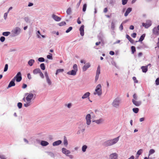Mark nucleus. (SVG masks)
<instances>
[{"label": "nucleus", "instance_id": "f257e3e1", "mask_svg": "<svg viewBox=\"0 0 159 159\" xmlns=\"http://www.w3.org/2000/svg\"><path fill=\"white\" fill-rule=\"evenodd\" d=\"M27 96L25 98H24L23 100L25 102H26V103H25L24 106L27 107L30 106L31 104V100L33 98L34 95L32 93H27Z\"/></svg>", "mask_w": 159, "mask_h": 159}, {"label": "nucleus", "instance_id": "f03ea898", "mask_svg": "<svg viewBox=\"0 0 159 159\" xmlns=\"http://www.w3.org/2000/svg\"><path fill=\"white\" fill-rule=\"evenodd\" d=\"M121 103V99L119 98H116L113 101L112 105L113 107L116 108H118Z\"/></svg>", "mask_w": 159, "mask_h": 159}, {"label": "nucleus", "instance_id": "7ed1b4c3", "mask_svg": "<svg viewBox=\"0 0 159 159\" xmlns=\"http://www.w3.org/2000/svg\"><path fill=\"white\" fill-rule=\"evenodd\" d=\"M119 140V137L115 138L112 139L107 141L105 142V145L106 146H110L116 143Z\"/></svg>", "mask_w": 159, "mask_h": 159}, {"label": "nucleus", "instance_id": "20e7f679", "mask_svg": "<svg viewBox=\"0 0 159 159\" xmlns=\"http://www.w3.org/2000/svg\"><path fill=\"white\" fill-rule=\"evenodd\" d=\"M102 93V86L101 84H99L97 85L93 94L94 95L101 96Z\"/></svg>", "mask_w": 159, "mask_h": 159}, {"label": "nucleus", "instance_id": "39448f33", "mask_svg": "<svg viewBox=\"0 0 159 159\" xmlns=\"http://www.w3.org/2000/svg\"><path fill=\"white\" fill-rule=\"evenodd\" d=\"M78 129V130L77 132V134H83L85 130L84 126L83 124H80L79 125Z\"/></svg>", "mask_w": 159, "mask_h": 159}, {"label": "nucleus", "instance_id": "423d86ee", "mask_svg": "<svg viewBox=\"0 0 159 159\" xmlns=\"http://www.w3.org/2000/svg\"><path fill=\"white\" fill-rule=\"evenodd\" d=\"M20 32V29L19 28L17 27L12 31L11 33L14 36H16L19 34Z\"/></svg>", "mask_w": 159, "mask_h": 159}, {"label": "nucleus", "instance_id": "0eeeda50", "mask_svg": "<svg viewBox=\"0 0 159 159\" xmlns=\"http://www.w3.org/2000/svg\"><path fill=\"white\" fill-rule=\"evenodd\" d=\"M91 116L90 114H88L85 116L86 124L89 127L91 124Z\"/></svg>", "mask_w": 159, "mask_h": 159}, {"label": "nucleus", "instance_id": "6e6552de", "mask_svg": "<svg viewBox=\"0 0 159 159\" xmlns=\"http://www.w3.org/2000/svg\"><path fill=\"white\" fill-rule=\"evenodd\" d=\"M13 79H14V80L17 82H20L22 80L21 74L20 72H18L16 75L15 76Z\"/></svg>", "mask_w": 159, "mask_h": 159}, {"label": "nucleus", "instance_id": "1a4fd4ad", "mask_svg": "<svg viewBox=\"0 0 159 159\" xmlns=\"http://www.w3.org/2000/svg\"><path fill=\"white\" fill-rule=\"evenodd\" d=\"M104 121L105 119L103 118H101L93 121V122L96 123L97 125L102 124L104 123Z\"/></svg>", "mask_w": 159, "mask_h": 159}, {"label": "nucleus", "instance_id": "9d476101", "mask_svg": "<svg viewBox=\"0 0 159 159\" xmlns=\"http://www.w3.org/2000/svg\"><path fill=\"white\" fill-rule=\"evenodd\" d=\"M100 73V67L99 66L98 67L96 72V75L95 77V80L96 82L98 79L99 74Z\"/></svg>", "mask_w": 159, "mask_h": 159}, {"label": "nucleus", "instance_id": "9b49d317", "mask_svg": "<svg viewBox=\"0 0 159 159\" xmlns=\"http://www.w3.org/2000/svg\"><path fill=\"white\" fill-rule=\"evenodd\" d=\"M152 25L151 21L150 20H148L145 23H142V25L144 26L145 28H148L150 27Z\"/></svg>", "mask_w": 159, "mask_h": 159}, {"label": "nucleus", "instance_id": "f8f14e48", "mask_svg": "<svg viewBox=\"0 0 159 159\" xmlns=\"http://www.w3.org/2000/svg\"><path fill=\"white\" fill-rule=\"evenodd\" d=\"M91 66L89 62L86 63L82 67V70L83 72L86 71Z\"/></svg>", "mask_w": 159, "mask_h": 159}, {"label": "nucleus", "instance_id": "ddd939ff", "mask_svg": "<svg viewBox=\"0 0 159 159\" xmlns=\"http://www.w3.org/2000/svg\"><path fill=\"white\" fill-rule=\"evenodd\" d=\"M118 154L116 153H112L109 156L110 159H118Z\"/></svg>", "mask_w": 159, "mask_h": 159}, {"label": "nucleus", "instance_id": "4468645a", "mask_svg": "<svg viewBox=\"0 0 159 159\" xmlns=\"http://www.w3.org/2000/svg\"><path fill=\"white\" fill-rule=\"evenodd\" d=\"M153 33L155 34H159V25L157 27H154L153 30Z\"/></svg>", "mask_w": 159, "mask_h": 159}, {"label": "nucleus", "instance_id": "2eb2a0df", "mask_svg": "<svg viewBox=\"0 0 159 159\" xmlns=\"http://www.w3.org/2000/svg\"><path fill=\"white\" fill-rule=\"evenodd\" d=\"M15 80L14 79H13L10 82L8 86V88H10L12 86H14L15 85Z\"/></svg>", "mask_w": 159, "mask_h": 159}, {"label": "nucleus", "instance_id": "dca6fc26", "mask_svg": "<svg viewBox=\"0 0 159 159\" xmlns=\"http://www.w3.org/2000/svg\"><path fill=\"white\" fill-rule=\"evenodd\" d=\"M84 26L82 25L80 28V34L81 36H83L84 34Z\"/></svg>", "mask_w": 159, "mask_h": 159}, {"label": "nucleus", "instance_id": "f3484780", "mask_svg": "<svg viewBox=\"0 0 159 159\" xmlns=\"http://www.w3.org/2000/svg\"><path fill=\"white\" fill-rule=\"evenodd\" d=\"M132 102L133 103L137 106H139L140 105L141 103V101H137L134 99H132Z\"/></svg>", "mask_w": 159, "mask_h": 159}, {"label": "nucleus", "instance_id": "a211bd4d", "mask_svg": "<svg viewBox=\"0 0 159 159\" xmlns=\"http://www.w3.org/2000/svg\"><path fill=\"white\" fill-rule=\"evenodd\" d=\"M62 152L67 156H69L70 152L69 150H67L66 148H63L62 149Z\"/></svg>", "mask_w": 159, "mask_h": 159}, {"label": "nucleus", "instance_id": "6ab92c4d", "mask_svg": "<svg viewBox=\"0 0 159 159\" xmlns=\"http://www.w3.org/2000/svg\"><path fill=\"white\" fill-rule=\"evenodd\" d=\"M90 93L89 92H87L85 93L82 97L83 99H85L88 98L90 96Z\"/></svg>", "mask_w": 159, "mask_h": 159}, {"label": "nucleus", "instance_id": "aec40b11", "mask_svg": "<svg viewBox=\"0 0 159 159\" xmlns=\"http://www.w3.org/2000/svg\"><path fill=\"white\" fill-rule=\"evenodd\" d=\"M52 17L55 20L57 21H59L61 20V18L54 14L52 15Z\"/></svg>", "mask_w": 159, "mask_h": 159}, {"label": "nucleus", "instance_id": "412c9836", "mask_svg": "<svg viewBox=\"0 0 159 159\" xmlns=\"http://www.w3.org/2000/svg\"><path fill=\"white\" fill-rule=\"evenodd\" d=\"M132 8L130 7L128 8L126 10L125 13V16H127L128 14L131 11Z\"/></svg>", "mask_w": 159, "mask_h": 159}, {"label": "nucleus", "instance_id": "4be33fe9", "mask_svg": "<svg viewBox=\"0 0 159 159\" xmlns=\"http://www.w3.org/2000/svg\"><path fill=\"white\" fill-rule=\"evenodd\" d=\"M61 143V141L60 140H59L56 141L53 143L52 145L53 146H57L59 145Z\"/></svg>", "mask_w": 159, "mask_h": 159}, {"label": "nucleus", "instance_id": "5701e85b", "mask_svg": "<svg viewBox=\"0 0 159 159\" xmlns=\"http://www.w3.org/2000/svg\"><path fill=\"white\" fill-rule=\"evenodd\" d=\"M141 69H142L143 72L145 73L148 70V66H142L141 67Z\"/></svg>", "mask_w": 159, "mask_h": 159}, {"label": "nucleus", "instance_id": "b1692460", "mask_svg": "<svg viewBox=\"0 0 159 159\" xmlns=\"http://www.w3.org/2000/svg\"><path fill=\"white\" fill-rule=\"evenodd\" d=\"M41 71L40 69L39 68H37L35 69L33 71V73L34 74H36L39 73Z\"/></svg>", "mask_w": 159, "mask_h": 159}, {"label": "nucleus", "instance_id": "393cba45", "mask_svg": "<svg viewBox=\"0 0 159 159\" xmlns=\"http://www.w3.org/2000/svg\"><path fill=\"white\" fill-rule=\"evenodd\" d=\"M88 148V146L86 145H83L82 147V150L83 152H86V149Z\"/></svg>", "mask_w": 159, "mask_h": 159}, {"label": "nucleus", "instance_id": "a878e982", "mask_svg": "<svg viewBox=\"0 0 159 159\" xmlns=\"http://www.w3.org/2000/svg\"><path fill=\"white\" fill-rule=\"evenodd\" d=\"M41 144L42 146H46L48 145L49 144V143L46 141H42L41 142Z\"/></svg>", "mask_w": 159, "mask_h": 159}, {"label": "nucleus", "instance_id": "bb28decb", "mask_svg": "<svg viewBox=\"0 0 159 159\" xmlns=\"http://www.w3.org/2000/svg\"><path fill=\"white\" fill-rule=\"evenodd\" d=\"M34 62V60L30 59L28 62V64L30 66H32Z\"/></svg>", "mask_w": 159, "mask_h": 159}, {"label": "nucleus", "instance_id": "cd10ccee", "mask_svg": "<svg viewBox=\"0 0 159 159\" xmlns=\"http://www.w3.org/2000/svg\"><path fill=\"white\" fill-rule=\"evenodd\" d=\"M126 38L131 43H133L134 40L132 38H131V37L128 35L126 34Z\"/></svg>", "mask_w": 159, "mask_h": 159}, {"label": "nucleus", "instance_id": "c85d7f7f", "mask_svg": "<svg viewBox=\"0 0 159 159\" xmlns=\"http://www.w3.org/2000/svg\"><path fill=\"white\" fill-rule=\"evenodd\" d=\"M77 72V71L75 70H71L70 71V75L75 76L76 75Z\"/></svg>", "mask_w": 159, "mask_h": 159}, {"label": "nucleus", "instance_id": "c756f323", "mask_svg": "<svg viewBox=\"0 0 159 159\" xmlns=\"http://www.w3.org/2000/svg\"><path fill=\"white\" fill-rule=\"evenodd\" d=\"M72 70H75L76 71H78V66L76 64H74L72 67Z\"/></svg>", "mask_w": 159, "mask_h": 159}, {"label": "nucleus", "instance_id": "7c9ffc66", "mask_svg": "<svg viewBox=\"0 0 159 159\" xmlns=\"http://www.w3.org/2000/svg\"><path fill=\"white\" fill-rule=\"evenodd\" d=\"M155 152V151L153 149H151L149 152L148 154V157L151 154L154 153Z\"/></svg>", "mask_w": 159, "mask_h": 159}, {"label": "nucleus", "instance_id": "2f4dec72", "mask_svg": "<svg viewBox=\"0 0 159 159\" xmlns=\"http://www.w3.org/2000/svg\"><path fill=\"white\" fill-rule=\"evenodd\" d=\"M145 36V35L144 34H143L142 35L139 40V42H141L144 39Z\"/></svg>", "mask_w": 159, "mask_h": 159}, {"label": "nucleus", "instance_id": "473e14b6", "mask_svg": "<svg viewBox=\"0 0 159 159\" xmlns=\"http://www.w3.org/2000/svg\"><path fill=\"white\" fill-rule=\"evenodd\" d=\"M143 152V150L142 149H140L138 151L137 153V154L138 155V157Z\"/></svg>", "mask_w": 159, "mask_h": 159}, {"label": "nucleus", "instance_id": "72a5a7b5", "mask_svg": "<svg viewBox=\"0 0 159 159\" xmlns=\"http://www.w3.org/2000/svg\"><path fill=\"white\" fill-rule=\"evenodd\" d=\"M64 144L65 145H67L68 144L67 141L65 136H64Z\"/></svg>", "mask_w": 159, "mask_h": 159}, {"label": "nucleus", "instance_id": "f704fd0d", "mask_svg": "<svg viewBox=\"0 0 159 159\" xmlns=\"http://www.w3.org/2000/svg\"><path fill=\"white\" fill-rule=\"evenodd\" d=\"M10 34L9 32H5L2 33V35L4 36H8Z\"/></svg>", "mask_w": 159, "mask_h": 159}, {"label": "nucleus", "instance_id": "c9c22d12", "mask_svg": "<svg viewBox=\"0 0 159 159\" xmlns=\"http://www.w3.org/2000/svg\"><path fill=\"white\" fill-rule=\"evenodd\" d=\"M40 67L41 69L43 70H44L45 69V66L44 63L41 64L40 65Z\"/></svg>", "mask_w": 159, "mask_h": 159}, {"label": "nucleus", "instance_id": "e433bc0d", "mask_svg": "<svg viewBox=\"0 0 159 159\" xmlns=\"http://www.w3.org/2000/svg\"><path fill=\"white\" fill-rule=\"evenodd\" d=\"M133 111L134 112L137 113L139 112V109L138 108H134L133 109Z\"/></svg>", "mask_w": 159, "mask_h": 159}, {"label": "nucleus", "instance_id": "4c0bfd02", "mask_svg": "<svg viewBox=\"0 0 159 159\" xmlns=\"http://www.w3.org/2000/svg\"><path fill=\"white\" fill-rule=\"evenodd\" d=\"M63 71V69H58L57 70V71L56 73V74L57 75L58 73L60 72H62Z\"/></svg>", "mask_w": 159, "mask_h": 159}, {"label": "nucleus", "instance_id": "58836bf2", "mask_svg": "<svg viewBox=\"0 0 159 159\" xmlns=\"http://www.w3.org/2000/svg\"><path fill=\"white\" fill-rule=\"evenodd\" d=\"M131 49L132 50V53H134L136 51L135 47L134 46H132L131 47Z\"/></svg>", "mask_w": 159, "mask_h": 159}, {"label": "nucleus", "instance_id": "ea45409f", "mask_svg": "<svg viewBox=\"0 0 159 159\" xmlns=\"http://www.w3.org/2000/svg\"><path fill=\"white\" fill-rule=\"evenodd\" d=\"M66 23L64 21H62L58 24V25L60 26H62L65 25Z\"/></svg>", "mask_w": 159, "mask_h": 159}, {"label": "nucleus", "instance_id": "a19ab883", "mask_svg": "<svg viewBox=\"0 0 159 159\" xmlns=\"http://www.w3.org/2000/svg\"><path fill=\"white\" fill-rule=\"evenodd\" d=\"M46 80H47V82L48 83V84L49 85H51V82L49 78H46Z\"/></svg>", "mask_w": 159, "mask_h": 159}, {"label": "nucleus", "instance_id": "79ce46f5", "mask_svg": "<svg viewBox=\"0 0 159 159\" xmlns=\"http://www.w3.org/2000/svg\"><path fill=\"white\" fill-rule=\"evenodd\" d=\"M86 7H87V4H84V5L83 7V11L84 12L86 11Z\"/></svg>", "mask_w": 159, "mask_h": 159}, {"label": "nucleus", "instance_id": "37998d69", "mask_svg": "<svg viewBox=\"0 0 159 159\" xmlns=\"http://www.w3.org/2000/svg\"><path fill=\"white\" fill-rule=\"evenodd\" d=\"M111 28L112 30H114L115 28V25L114 23L112 22L111 24Z\"/></svg>", "mask_w": 159, "mask_h": 159}, {"label": "nucleus", "instance_id": "c03bdc74", "mask_svg": "<svg viewBox=\"0 0 159 159\" xmlns=\"http://www.w3.org/2000/svg\"><path fill=\"white\" fill-rule=\"evenodd\" d=\"M50 54L49 55H48L47 56V58L50 59H52V54Z\"/></svg>", "mask_w": 159, "mask_h": 159}, {"label": "nucleus", "instance_id": "a18cd8bd", "mask_svg": "<svg viewBox=\"0 0 159 159\" xmlns=\"http://www.w3.org/2000/svg\"><path fill=\"white\" fill-rule=\"evenodd\" d=\"M38 61L40 62H43L44 61V59L43 57H40L38 59Z\"/></svg>", "mask_w": 159, "mask_h": 159}, {"label": "nucleus", "instance_id": "49530a36", "mask_svg": "<svg viewBox=\"0 0 159 159\" xmlns=\"http://www.w3.org/2000/svg\"><path fill=\"white\" fill-rule=\"evenodd\" d=\"M8 65L7 64H6L5 66L4 71L5 72L8 69Z\"/></svg>", "mask_w": 159, "mask_h": 159}, {"label": "nucleus", "instance_id": "de8ad7c7", "mask_svg": "<svg viewBox=\"0 0 159 159\" xmlns=\"http://www.w3.org/2000/svg\"><path fill=\"white\" fill-rule=\"evenodd\" d=\"M133 98H134L133 99H134L135 100H136L137 99L138 96H137V95L136 94L134 93L133 95Z\"/></svg>", "mask_w": 159, "mask_h": 159}, {"label": "nucleus", "instance_id": "09e8293b", "mask_svg": "<svg viewBox=\"0 0 159 159\" xmlns=\"http://www.w3.org/2000/svg\"><path fill=\"white\" fill-rule=\"evenodd\" d=\"M155 83L157 85H159V77L156 79L155 81Z\"/></svg>", "mask_w": 159, "mask_h": 159}, {"label": "nucleus", "instance_id": "8fccbe9b", "mask_svg": "<svg viewBox=\"0 0 159 159\" xmlns=\"http://www.w3.org/2000/svg\"><path fill=\"white\" fill-rule=\"evenodd\" d=\"M18 107L19 108H21L22 107V104L21 102H19L17 104Z\"/></svg>", "mask_w": 159, "mask_h": 159}, {"label": "nucleus", "instance_id": "3c124183", "mask_svg": "<svg viewBox=\"0 0 159 159\" xmlns=\"http://www.w3.org/2000/svg\"><path fill=\"white\" fill-rule=\"evenodd\" d=\"M127 0H122V4L124 5L126 4L127 2Z\"/></svg>", "mask_w": 159, "mask_h": 159}, {"label": "nucleus", "instance_id": "603ef678", "mask_svg": "<svg viewBox=\"0 0 159 159\" xmlns=\"http://www.w3.org/2000/svg\"><path fill=\"white\" fill-rule=\"evenodd\" d=\"M0 40L2 42H3L5 41V38L3 36H2L0 38Z\"/></svg>", "mask_w": 159, "mask_h": 159}, {"label": "nucleus", "instance_id": "864d4df0", "mask_svg": "<svg viewBox=\"0 0 159 159\" xmlns=\"http://www.w3.org/2000/svg\"><path fill=\"white\" fill-rule=\"evenodd\" d=\"M40 76L42 78H43L44 77V75L42 72L41 71L39 73Z\"/></svg>", "mask_w": 159, "mask_h": 159}, {"label": "nucleus", "instance_id": "5fc2aeb1", "mask_svg": "<svg viewBox=\"0 0 159 159\" xmlns=\"http://www.w3.org/2000/svg\"><path fill=\"white\" fill-rule=\"evenodd\" d=\"M133 80L134 81V82L135 83H138V81L137 80L136 78L135 77H133Z\"/></svg>", "mask_w": 159, "mask_h": 159}, {"label": "nucleus", "instance_id": "6e6d98bb", "mask_svg": "<svg viewBox=\"0 0 159 159\" xmlns=\"http://www.w3.org/2000/svg\"><path fill=\"white\" fill-rule=\"evenodd\" d=\"M126 21H124L120 25L119 28L121 30H122L123 29V25H122V23H125Z\"/></svg>", "mask_w": 159, "mask_h": 159}, {"label": "nucleus", "instance_id": "4d7b16f0", "mask_svg": "<svg viewBox=\"0 0 159 159\" xmlns=\"http://www.w3.org/2000/svg\"><path fill=\"white\" fill-rule=\"evenodd\" d=\"M111 64L113 65L115 67H117V66L116 63L114 61H112L111 62Z\"/></svg>", "mask_w": 159, "mask_h": 159}, {"label": "nucleus", "instance_id": "13d9d810", "mask_svg": "<svg viewBox=\"0 0 159 159\" xmlns=\"http://www.w3.org/2000/svg\"><path fill=\"white\" fill-rule=\"evenodd\" d=\"M8 13V12H7L5 13V14H4V19L5 20L6 19V18L7 17V14Z\"/></svg>", "mask_w": 159, "mask_h": 159}, {"label": "nucleus", "instance_id": "bf43d9fd", "mask_svg": "<svg viewBox=\"0 0 159 159\" xmlns=\"http://www.w3.org/2000/svg\"><path fill=\"white\" fill-rule=\"evenodd\" d=\"M27 77L29 80H30L31 79V76L30 73H28L27 74Z\"/></svg>", "mask_w": 159, "mask_h": 159}, {"label": "nucleus", "instance_id": "052dcab7", "mask_svg": "<svg viewBox=\"0 0 159 159\" xmlns=\"http://www.w3.org/2000/svg\"><path fill=\"white\" fill-rule=\"evenodd\" d=\"M136 33H133V34H132L131 36L134 38H135L136 37Z\"/></svg>", "mask_w": 159, "mask_h": 159}, {"label": "nucleus", "instance_id": "680f3d73", "mask_svg": "<svg viewBox=\"0 0 159 159\" xmlns=\"http://www.w3.org/2000/svg\"><path fill=\"white\" fill-rule=\"evenodd\" d=\"M37 32H38V34H37L38 37L39 38H40L41 37H40V35H41V34H40V32L39 31H38Z\"/></svg>", "mask_w": 159, "mask_h": 159}, {"label": "nucleus", "instance_id": "e2e57ef3", "mask_svg": "<svg viewBox=\"0 0 159 159\" xmlns=\"http://www.w3.org/2000/svg\"><path fill=\"white\" fill-rule=\"evenodd\" d=\"M24 20L26 22H27L29 21V18L28 17H25L24 18Z\"/></svg>", "mask_w": 159, "mask_h": 159}, {"label": "nucleus", "instance_id": "0e129e2a", "mask_svg": "<svg viewBox=\"0 0 159 159\" xmlns=\"http://www.w3.org/2000/svg\"><path fill=\"white\" fill-rule=\"evenodd\" d=\"M27 86V85L26 84H23V85L22 88L23 89H25V88H26Z\"/></svg>", "mask_w": 159, "mask_h": 159}, {"label": "nucleus", "instance_id": "69168bd1", "mask_svg": "<svg viewBox=\"0 0 159 159\" xmlns=\"http://www.w3.org/2000/svg\"><path fill=\"white\" fill-rule=\"evenodd\" d=\"M0 158L1 159H6L5 157L2 155H0Z\"/></svg>", "mask_w": 159, "mask_h": 159}, {"label": "nucleus", "instance_id": "338daca9", "mask_svg": "<svg viewBox=\"0 0 159 159\" xmlns=\"http://www.w3.org/2000/svg\"><path fill=\"white\" fill-rule=\"evenodd\" d=\"M134 26H133L132 25H131L130 26L129 29L130 30H134Z\"/></svg>", "mask_w": 159, "mask_h": 159}, {"label": "nucleus", "instance_id": "774afa93", "mask_svg": "<svg viewBox=\"0 0 159 159\" xmlns=\"http://www.w3.org/2000/svg\"><path fill=\"white\" fill-rule=\"evenodd\" d=\"M109 53L110 55H113L114 54V52L113 51H110Z\"/></svg>", "mask_w": 159, "mask_h": 159}]
</instances>
